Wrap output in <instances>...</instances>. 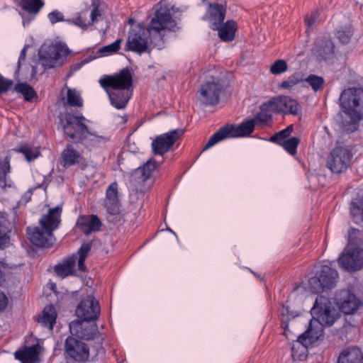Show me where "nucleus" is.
<instances>
[{
    "mask_svg": "<svg viewBox=\"0 0 363 363\" xmlns=\"http://www.w3.org/2000/svg\"><path fill=\"white\" fill-rule=\"evenodd\" d=\"M175 27L176 23L169 11L160 9L156 11L147 28L138 26L130 31L125 50L142 54L150 53L155 47L161 49L164 44L161 32L164 30H174Z\"/></svg>",
    "mask_w": 363,
    "mask_h": 363,
    "instance_id": "f257e3e1",
    "label": "nucleus"
},
{
    "mask_svg": "<svg viewBox=\"0 0 363 363\" xmlns=\"http://www.w3.org/2000/svg\"><path fill=\"white\" fill-rule=\"evenodd\" d=\"M313 319L309 323L308 330L298 337L291 347V356L294 359H301L305 357L307 345L318 340L323 335L324 326H331L337 316L330 300L323 296L318 297L311 311Z\"/></svg>",
    "mask_w": 363,
    "mask_h": 363,
    "instance_id": "f03ea898",
    "label": "nucleus"
},
{
    "mask_svg": "<svg viewBox=\"0 0 363 363\" xmlns=\"http://www.w3.org/2000/svg\"><path fill=\"white\" fill-rule=\"evenodd\" d=\"M99 83L115 108L123 109L126 106L133 94V77L128 69H123L113 75H105L100 79Z\"/></svg>",
    "mask_w": 363,
    "mask_h": 363,
    "instance_id": "7ed1b4c3",
    "label": "nucleus"
},
{
    "mask_svg": "<svg viewBox=\"0 0 363 363\" xmlns=\"http://www.w3.org/2000/svg\"><path fill=\"white\" fill-rule=\"evenodd\" d=\"M61 211L60 207L50 209L48 214L40 219V228H27L28 238L33 245L43 247H49L52 245V232L60 223Z\"/></svg>",
    "mask_w": 363,
    "mask_h": 363,
    "instance_id": "20e7f679",
    "label": "nucleus"
},
{
    "mask_svg": "<svg viewBox=\"0 0 363 363\" xmlns=\"http://www.w3.org/2000/svg\"><path fill=\"white\" fill-rule=\"evenodd\" d=\"M255 129V121L248 120L240 125L227 124L220 128L208 140L203 150L205 151L216 143L227 138L250 135Z\"/></svg>",
    "mask_w": 363,
    "mask_h": 363,
    "instance_id": "39448f33",
    "label": "nucleus"
},
{
    "mask_svg": "<svg viewBox=\"0 0 363 363\" xmlns=\"http://www.w3.org/2000/svg\"><path fill=\"white\" fill-rule=\"evenodd\" d=\"M340 101L345 112L352 119L363 118V89H345L340 96Z\"/></svg>",
    "mask_w": 363,
    "mask_h": 363,
    "instance_id": "423d86ee",
    "label": "nucleus"
},
{
    "mask_svg": "<svg viewBox=\"0 0 363 363\" xmlns=\"http://www.w3.org/2000/svg\"><path fill=\"white\" fill-rule=\"evenodd\" d=\"M60 123L66 135L75 143H82L88 139L89 130L82 121L84 116H75L65 113L60 116Z\"/></svg>",
    "mask_w": 363,
    "mask_h": 363,
    "instance_id": "0eeeda50",
    "label": "nucleus"
},
{
    "mask_svg": "<svg viewBox=\"0 0 363 363\" xmlns=\"http://www.w3.org/2000/svg\"><path fill=\"white\" fill-rule=\"evenodd\" d=\"M337 272L328 265H323L315 276L308 281V287L313 293H320L335 286L338 280Z\"/></svg>",
    "mask_w": 363,
    "mask_h": 363,
    "instance_id": "6e6552de",
    "label": "nucleus"
},
{
    "mask_svg": "<svg viewBox=\"0 0 363 363\" xmlns=\"http://www.w3.org/2000/svg\"><path fill=\"white\" fill-rule=\"evenodd\" d=\"M67 46L60 43L44 45L39 53L40 62L45 69L60 66L67 55Z\"/></svg>",
    "mask_w": 363,
    "mask_h": 363,
    "instance_id": "1a4fd4ad",
    "label": "nucleus"
},
{
    "mask_svg": "<svg viewBox=\"0 0 363 363\" xmlns=\"http://www.w3.org/2000/svg\"><path fill=\"white\" fill-rule=\"evenodd\" d=\"M351 158L352 154L347 147L337 145L330 152L326 166L333 173H341L348 167Z\"/></svg>",
    "mask_w": 363,
    "mask_h": 363,
    "instance_id": "9d476101",
    "label": "nucleus"
},
{
    "mask_svg": "<svg viewBox=\"0 0 363 363\" xmlns=\"http://www.w3.org/2000/svg\"><path fill=\"white\" fill-rule=\"evenodd\" d=\"M224 86L220 79L211 77L200 89V100L206 105H214L219 101Z\"/></svg>",
    "mask_w": 363,
    "mask_h": 363,
    "instance_id": "9b49d317",
    "label": "nucleus"
},
{
    "mask_svg": "<svg viewBox=\"0 0 363 363\" xmlns=\"http://www.w3.org/2000/svg\"><path fill=\"white\" fill-rule=\"evenodd\" d=\"M184 133L183 129H175L157 136L152 142V149L155 155H163L167 152L175 142Z\"/></svg>",
    "mask_w": 363,
    "mask_h": 363,
    "instance_id": "f8f14e48",
    "label": "nucleus"
},
{
    "mask_svg": "<svg viewBox=\"0 0 363 363\" xmlns=\"http://www.w3.org/2000/svg\"><path fill=\"white\" fill-rule=\"evenodd\" d=\"M338 263L347 271H357L363 267V249H345L338 258Z\"/></svg>",
    "mask_w": 363,
    "mask_h": 363,
    "instance_id": "ddd939ff",
    "label": "nucleus"
},
{
    "mask_svg": "<svg viewBox=\"0 0 363 363\" xmlns=\"http://www.w3.org/2000/svg\"><path fill=\"white\" fill-rule=\"evenodd\" d=\"M298 102L289 96H280L263 104L264 110L293 115L298 113Z\"/></svg>",
    "mask_w": 363,
    "mask_h": 363,
    "instance_id": "4468645a",
    "label": "nucleus"
},
{
    "mask_svg": "<svg viewBox=\"0 0 363 363\" xmlns=\"http://www.w3.org/2000/svg\"><path fill=\"white\" fill-rule=\"evenodd\" d=\"M100 306L94 296L82 300L76 309L77 315L83 321L96 320L100 315Z\"/></svg>",
    "mask_w": 363,
    "mask_h": 363,
    "instance_id": "2eb2a0df",
    "label": "nucleus"
},
{
    "mask_svg": "<svg viewBox=\"0 0 363 363\" xmlns=\"http://www.w3.org/2000/svg\"><path fill=\"white\" fill-rule=\"evenodd\" d=\"M336 301L340 309L345 314L354 313L362 302L350 290H342L336 295Z\"/></svg>",
    "mask_w": 363,
    "mask_h": 363,
    "instance_id": "dca6fc26",
    "label": "nucleus"
},
{
    "mask_svg": "<svg viewBox=\"0 0 363 363\" xmlns=\"http://www.w3.org/2000/svg\"><path fill=\"white\" fill-rule=\"evenodd\" d=\"M67 354L76 361L84 362L88 359L89 350L86 343L73 337H68L65 345Z\"/></svg>",
    "mask_w": 363,
    "mask_h": 363,
    "instance_id": "f3484780",
    "label": "nucleus"
},
{
    "mask_svg": "<svg viewBox=\"0 0 363 363\" xmlns=\"http://www.w3.org/2000/svg\"><path fill=\"white\" fill-rule=\"evenodd\" d=\"M61 164L66 168L78 164L82 169L87 166L86 160L72 145H67L62 152Z\"/></svg>",
    "mask_w": 363,
    "mask_h": 363,
    "instance_id": "a211bd4d",
    "label": "nucleus"
},
{
    "mask_svg": "<svg viewBox=\"0 0 363 363\" xmlns=\"http://www.w3.org/2000/svg\"><path fill=\"white\" fill-rule=\"evenodd\" d=\"M104 204L108 213L117 215L120 213L121 203L116 182L111 183L107 188Z\"/></svg>",
    "mask_w": 363,
    "mask_h": 363,
    "instance_id": "6ab92c4d",
    "label": "nucleus"
},
{
    "mask_svg": "<svg viewBox=\"0 0 363 363\" xmlns=\"http://www.w3.org/2000/svg\"><path fill=\"white\" fill-rule=\"evenodd\" d=\"M91 11L89 15V19H87V11H82L78 17L74 20V23L83 29H86L89 25L93 24L97 21L98 17L101 16V10L100 9V1L92 0Z\"/></svg>",
    "mask_w": 363,
    "mask_h": 363,
    "instance_id": "aec40b11",
    "label": "nucleus"
},
{
    "mask_svg": "<svg viewBox=\"0 0 363 363\" xmlns=\"http://www.w3.org/2000/svg\"><path fill=\"white\" fill-rule=\"evenodd\" d=\"M225 16V9L222 5L210 4L206 18L211 23L212 29H218L223 22Z\"/></svg>",
    "mask_w": 363,
    "mask_h": 363,
    "instance_id": "412c9836",
    "label": "nucleus"
},
{
    "mask_svg": "<svg viewBox=\"0 0 363 363\" xmlns=\"http://www.w3.org/2000/svg\"><path fill=\"white\" fill-rule=\"evenodd\" d=\"M354 34V29L350 20L343 17L336 27L335 35L342 44H347Z\"/></svg>",
    "mask_w": 363,
    "mask_h": 363,
    "instance_id": "4be33fe9",
    "label": "nucleus"
},
{
    "mask_svg": "<svg viewBox=\"0 0 363 363\" xmlns=\"http://www.w3.org/2000/svg\"><path fill=\"white\" fill-rule=\"evenodd\" d=\"M71 333L85 340L93 339L96 334L95 325H85L82 322L74 321L69 325Z\"/></svg>",
    "mask_w": 363,
    "mask_h": 363,
    "instance_id": "5701e85b",
    "label": "nucleus"
},
{
    "mask_svg": "<svg viewBox=\"0 0 363 363\" xmlns=\"http://www.w3.org/2000/svg\"><path fill=\"white\" fill-rule=\"evenodd\" d=\"M335 45L330 38H325L317 42L314 48V54L320 60H326L333 57Z\"/></svg>",
    "mask_w": 363,
    "mask_h": 363,
    "instance_id": "b1692460",
    "label": "nucleus"
},
{
    "mask_svg": "<svg viewBox=\"0 0 363 363\" xmlns=\"http://www.w3.org/2000/svg\"><path fill=\"white\" fill-rule=\"evenodd\" d=\"M81 230L86 235L100 229L101 223L94 215L81 217L77 222Z\"/></svg>",
    "mask_w": 363,
    "mask_h": 363,
    "instance_id": "393cba45",
    "label": "nucleus"
},
{
    "mask_svg": "<svg viewBox=\"0 0 363 363\" xmlns=\"http://www.w3.org/2000/svg\"><path fill=\"white\" fill-rule=\"evenodd\" d=\"M337 363H363V353L358 347H347L340 354Z\"/></svg>",
    "mask_w": 363,
    "mask_h": 363,
    "instance_id": "a878e982",
    "label": "nucleus"
},
{
    "mask_svg": "<svg viewBox=\"0 0 363 363\" xmlns=\"http://www.w3.org/2000/svg\"><path fill=\"white\" fill-rule=\"evenodd\" d=\"M38 345L27 347L15 352L16 359L21 363H35L38 359Z\"/></svg>",
    "mask_w": 363,
    "mask_h": 363,
    "instance_id": "bb28decb",
    "label": "nucleus"
},
{
    "mask_svg": "<svg viewBox=\"0 0 363 363\" xmlns=\"http://www.w3.org/2000/svg\"><path fill=\"white\" fill-rule=\"evenodd\" d=\"M57 313L53 306L45 307L41 315L38 318V322L43 326L48 328L50 330L53 329L55 324Z\"/></svg>",
    "mask_w": 363,
    "mask_h": 363,
    "instance_id": "cd10ccee",
    "label": "nucleus"
},
{
    "mask_svg": "<svg viewBox=\"0 0 363 363\" xmlns=\"http://www.w3.org/2000/svg\"><path fill=\"white\" fill-rule=\"evenodd\" d=\"M236 23L233 21H228L225 23L218 26L219 38L225 42L232 41L235 38L236 31Z\"/></svg>",
    "mask_w": 363,
    "mask_h": 363,
    "instance_id": "c85d7f7f",
    "label": "nucleus"
},
{
    "mask_svg": "<svg viewBox=\"0 0 363 363\" xmlns=\"http://www.w3.org/2000/svg\"><path fill=\"white\" fill-rule=\"evenodd\" d=\"M11 223L5 215L0 213V249L4 248L9 242V233L11 231Z\"/></svg>",
    "mask_w": 363,
    "mask_h": 363,
    "instance_id": "c756f323",
    "label": "nucleus"
},
{
    "mask_svg": "<svg viewBox=\"0 0 363 363\" xmlns=\"http://www.w3.org/2000/svg\"><path fill=\"white\" fill-rule=\"evenodd\" d=\"M75 262V257L68 258L67 259L65 260L63 263L60 264L55 267L56 273L62 277L72 274Z\"/></svg>",
    "mask_w": 363,
    "mask_h": 363,
    "instance_id": "7c9ffc66",
    "label": "nucleus"
},
{
    "mask_svg": "<svg viewBox=\"0 0 363 363\" xmlns=\"http://www.w3.org/2000/svg\"><path fill=\"white\" fill-rule=\"evenodd\" d=\"M19 6L26 11L30 13H37L43 6L42 0H20Z\"/></svg>",
    "mask_w": 363,
    "mask_h": 363,
    "instance_id": "2f4dec72",
    "label": "nucleus"
},
{
    "mask_svg": "<svg viewBox=\"0 0 363 363\" xmlns=\"http://www.w3.org/2000/svg\"><path fill=\"white\" fill-rule=\"evenodd\" d=\"M351 216L354 223L363 224V200H357L352 203Z\"/></svg>",
    "mask_w": 363,
    "mask_h": 363,
    "instance_id": "473e14b6",
    "label": "nucleus"
},
{
    "mask_svg": "<svg viewBox=\"0 0 363 363\" xmlns=\"http://www.w3.org/2000/svg\"><path fill=\"white\" fill-rule=\"evenodd\" d=\"M10 159L8 155L0 162V191H4L7 186L6 174L10 172Z\"/></svg>",
    "mask_w": 363,
    "mask_h": 363,
    "instance_id": "72a5a7b5",
    "label": "nucleus"
},
{
    "mask_svg": "<svg viewBox=\"0 0 363 363\" xmlns=\"http://www.w3.org/2000/svg\"><path fill=\"white\" fill-rule=\"evenodd\" d=\"M157 164L154 158L150 159L142 168H139L135 171V174H140L143 181L148 179L153 171L156 169Z\"/></svg>",
    "mask_w": 363,
    "mask_h": 363,
    "instance_id": "f704fd0d",
    "label": "nucleus"
},
{
    "mask_svg": "<svg viewBox=\"0 0 363 363\" xmlns=\"http://www.w3.org/2000/svg\"><path fill=\"white\" fill-rule=\"evenodd\" d=\"M14 89L16 91L22 94L26 101H31L37 96L33 87L26 83L17 84Z\"/></svg>",
    "mask_w": 363,
    "mask_h": 363,
    "instance_id": "c9c22d12",
    "label": "nucleus"
},
{
    "mask_svg": "<svg viewBox=\"0 0 363 363\" xmlns=\"http://www.w3.org/2000/svg\"><path fill=\"white\" fill-rule=\"evenodd\" d=\"M303 81L307 82L315 92L321 91L324 88L325 80L323 77L320 76L311 74L303 79Z\"/></svg>",
    "mask_w": 363,
    "mask_h": 363,
    "instance_id": "e433bc0d",
    "label": "nucleus"
},
{
    "mask_svg": "<svg viewBox=\"0 0 363 363\" xmlns=\"http://www.w3.org/2000/svg\"><path fill=\"white\" fill-rule=\"evenodd\" d=\"M67 104L70 106L81 107L83 103L79 92L74 89L67 88Z\"/></svg>",
    "mask_w": 363,
    "mask_h": 363,
    "instance_id": "4c0bfd02",
    "label": "nucleus"
},
{
    "mask_svg": "<svg viewBox=\"0 0 363 363\" xmlns=\"http://www.w3.org/2000/svg\"><path fill=\"white\" fill-rule=\"evenodd\" d=\"M17 152H21L24 155L27 161L30 162L40 155L38 147H30L28 145H25L16 150Z\"/></svg>",
    "mask_w": 363,
    "mask_h": 363,
    "instance_id": "58836bf2",
    "label": "nucleus"
},
{
    "mask_svg": "<svg viewBox=\"0 0 363 363\" xmlns=\"http://www.w3.org/2000/svg\"><path fill=\"white\" fill-rule=\"evenodd\" d=\"M91 249V243H85L81 246L79 249L77 253L79 255L78 259V267L79 269L82 271H84L86 269V266L84 264V261L87 257L90 250Z\"/></svg>",
    "mask_w": 363,
    "mask_h": 363,
    "instance_id": "ea45409f",
    "label": "nucleus"
},
{
    "mask_svg": "<svg viewBox=\"0 0 363 363\" xmlns=\"http://www.w3.org/2000/svg\"><path fill=\"white\" fill-rule=\"evenodd\" d=\"M293 125H289L286 128L277 133L270 138V141L280 145L288 138L293 131Z\"/></svg>",
    "mask_w": 363,
    "mask_h": 363,
    "instance_id": "a19ab883",
    "label": "nucleus"
},
{
    "mask_svg": "<svg viewBox=\"0 0 363 363\" xmlns=\"http://www.w3.org/2000/svg\"><path fill=\"white\" fill-rule=\"evenodd\" d=\"M109 140V138L105 135H99L95 133H91L89 131L88 139H86V141L89 145H91L94 147H97L101 144H104L107 143Z\"/></svg>",
    "mask_w": 363,
    "mask_h": 363,
    "instance_id": "79ce46f5",
    "label": "nucleus"
},
{
    "mask_svg": "<svg viewBox=\"0 0 363 363\" xmlns=\"http://www.w3.org/2000/svg\"><path fill=\"white\" fill-rule=\"evenodd\" d=\"M300 143L297 137H292L286 140L280 144L290 155H294L296 153V148Z\"/></svg>",
    "mask_w": 363,
    "mask_h": 363,
    "instance_id": "37998d69",
    "label": "nucleus"
},
{
    "mask_svg": "<svg viewBox=\"0 0 363 363\" xmlns=\"http://www.w3.org/2000/svg\"><path fill=\"white\" fill-rule=\"evenodd\" d=\"M301 82H303V79L301 77V74L299 73H295L283 81L280 84V87L289 89Z\"/></svg>",
    "mask_w": 363,
    "mask_h": 363,
    "instance_id": "c03bdc74",
    "label": "nucleus"
},
{
    "mask_svg": "<svg viewBox=\"0 0 363 363\" xmlns=\"http://www.w3.org/2000/svg\"><path fill=\"white\" fill-rule=\"evenodd\" d=\"M288 69V65L286 62L284 60H276L270 67V72L273 74H280Z\"/></svg>",
    "mask_w": 363,
    "mask_h": 363,
    "instance_id": "a18cd8bd",
    "label": "nucleus"
},
{
    "mask_svg": "<svg viewBox=\"0 0 363 363\" xmlns=\"http://www.w3.org/2000/svg\"><path fill=\"white\" fill-rule=\"evenodd\" d=\"M121 41V39H118L114 43L100 48L99 52L104 55L115 53L120 49Z\"/></svg>",
    "mask_w": 363,
    "mask_h": 363,
    "instance_id": "49530a36",
    "label": "nucleus"
},
{
    "mask_svg": "<svg viewBox=\"0 0 363 363\" xmlns=\"http://www.w3.org/2000/svg\"><path fill=\"white\" fill-rule=\"evenodd\" d=\"M266 111L267 110L263 109V105L262 106V111L259 113L256 116L255 118L253 119L257 123H262V124H267L271 122L272 121V116L268 114Z\"/></svg>",
    "mask_w": 363,
    "mask_h": 363,
    "instance_id": "de8ad7c7",
    "label": "nucleus"
},
{
    "mask_svg": "<svg viewBox=\"0 0 363 363\" xmlns=\"http://www.w3.org/2000/svg\"><path fill=\"white\" fill-rule=\"evenodd\" d=\"M318 16L319 13L317 10L313 11L311 13H307L306 16H305V23L307 25V26L308 28L312 27L315 24Z\"/></svg>",
    "mask_w": 363,
    "mask_h": 363,
    "instance_id": "09e8293b",
    "label": "nucleus"
},
{
    "mask_svg": "<svg viewBox=\"0 0 363 363\" xmlns=\"http://www.w3.org/2000/svg\"><path fill=\"white\" fill-rule=\"evenodd\" d=\"M48 18L50 21L52 23H55L59 21H62L64 20L63 15L60 11H52L49 13Z\"/></svg>",
    "mask_w": 363,
    "mask_h": 363,
    "instance_id": "8fccbe9b",
    "label": "nucleus"
},
{
    "mask_svg": "<svg viewBox=\"0 0 363 363\" xmlns=\"http://www.w3.org/2000/svg\"><path fill=\"white\" fill-rule=\"evenodd\" d=\"M13 84V82L9 79H6L0 76V93L6 91Z\"/></svg>",
    "mask_w": 363,
    "mask_h": 363,
    "instance_id": "3c124183",
    "label": "nucleus"
},
{
    "mask_svg": "<svg viewBox=\"0 0 363 363\" xmlns=\"http://www.w3.org/2000/svg\"><path fill=\"white\" fill-rule=\"evenodd\" d=\"M353 120H355V119H353ZM357 128H358V123L355 121H354L353 122H352L350 124L344 125V130H346L347 132H350V133L354 132L356 130H357Z\"/></svg>",
    "mask_w": 363,
    "mask_h": 363,
    "instance_id": "603ef678",
    "label": "nucleus"
},
{
    "mask_svg": "<svg viewBox=\"0 0 363 363\" xmlns=\"http://www.w3.org/2000/svg\"><path fill=\"white\" fill-rule=\"evenodd\" d=\"M8 304V298L6 295L0 291V311L6 308Z\"/></svg>",
    "mask_w": 363,
    "mask_h": 363,
    "instance_id": "864d4df0",
    "label": "nucleus"
},
{
    "mask_svg": "<svg viewBox=\"0 0 363 363\" xmlns=\"http://www.w3.org/2000/svg\"><path fill=\"white\" fill-rule=\"evenodd\" d=\"M26 48L25 47L21 52L18 62V70H19L21 67V62L24 60L26 58Z\"/></svg>",
    "mask_w": 363,
    "mask_h": 363,
    "instance_id": "5fc2aeb1",
    "label": "nucleus"
},
{
    "mask_svg": "<svg viewBox=\"0 0 363 363\" xmlns=\"http://www.w3.org/2000/svg\"><path fill=\"white\" fill-rule=\"evenodd\" d=\"M285 312L287 315V317H289V316L294 317V315L292 313H289V308L287 306H283L282 312H281L283 315H285Z\"/></svg>",
    "mask_w": 363,
    "mask_h": 363,
    "instance_id": "6e6d98bb",
    "label": "nucleus"
},
{
    "mask_svg": "<svg viewBox=\"0 0 363 363\" xmlns=\"http://www.w3.org/2000/svg\"><path fill=\"white\" fill-rule=\"evenodd\" d=\"M284 324L283 325V328L284 330V334L286 336L287 338H289V337L288 335V333H287V331H288V324L286 322H284Z\"/></svg>",
    "mask_w": 363,
    "mask_h": 363,
    "instance_id": "4d7b16f0",
    "label": "nucleus"
},
{
    "mask_svg": "<svg viewBox=\"0 0 363 363\" xmlns=\"http://www.w3.org/2000/svg\"><path fill=\"white\" fill-rule=\"evenodd\" d=\"M37 73V69L35 66L32 67V77H34Z\"/></svg>",
    "mask_w": 363,
    "mask_h": 363,
    "instance_id": "13d9d810",
    "label": "nucleus"
}]
</instances>
